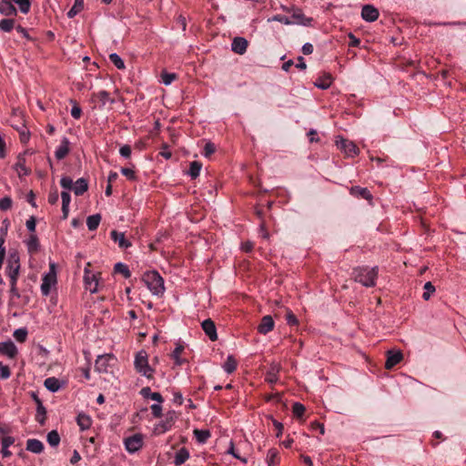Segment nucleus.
<instances>
[{
  "label": "nucleus",
  "mask_w": 466,
  "mask_h": 466,
  "mask_svg": "<svg viewBox=\"0 0 466 466\" xmlns=\"http://www.w3.org/2000/svg\"><path fill=\"white\" fill-rule=\"evenodd\" d=\"M15 20L13 18H5L0 20V30L3 32H11L15 28Z\"/></svg>",
  "instance_id": "nucleus-29"
},
{
  "label": "nucleus",
  "mask_w": 466,
  "mask_h": 466,
  "mask_svg": "<svg viewBox=\"0 0 466 466\" xmlns=\"http://www.w3.org/2000/svg\"><path fill=\"white\" fill-rule=\"evenodd\" d=\"M189 451L186 448H181L175 455L174 463L179 466L189 459Z\"/></svg>",
  "instance_id": "nucleus-23"
},
{
  "label": "nucleus",
  "mask_w": 466,
  "mask_h": 466,
  "mask_svg": "<svg viewBox=\"0 0 466 466\" xmlns=\"http://www.w3.org/2000/svg\"><path fill=\"white\" fill-rule=\"evenodd\" d=\"M123 442L126 450L129 453H135L142 448L144 438L141 433H136L134 435L126 437Z\"/></svg>",
  "instance_id": "nucleus-5"
},
{
  "label": "nucleus",
  "mask_w": 466,
  "mask_h": 466,
  "mask_svg": "<svg viewBox=\"0 0 466 466\" xmlns=\"http://www.w3.org/2000/svg\"><path fill=\"white\" fill-rule=\"evenodd\" d=\"M349 46L351 47H358L360 45V40L356 37L352 33L349 34Z\"/></svg>",
  "instance_id": "nucleus-60"
},
{
  "label": "nucleus",
  "mask_w": 466,
  "mask_h": 466,
  "mask_svg": "<svg viewBox=\"0 0 466 466\" xmlns=\"http://www.w3.org/2000/svg\"><path fill=\"white\" fill-rule=\"evenodd\" d=\"M20 264L16 254H11L8 258L6 273L10 279V283H16L19 275Z\"/></svg>",
  "instance_id": "nucleus-6"
},
{
  "label": "nucleus",
  "mask_w": 466,
  "mask_h": 466,
  "mask_svg": "<svg viewBox=\"0 0 466 466\" xmlns=\"http://www.w3.org/2000/svg\"><path fill=\"white\" fill-rule=\"evenodd\" d=\"M114 271L116 273L122 274L126 279H127L131 276V272L128 269V267L121 262H118L115 265Z\"/></svg>",
  "instance_id": "nucleus-36"
},
{
  "label": "nucleus",
  "mask_w": 466,
  "mask_h": 466,
  "mask_svg": "<svg viewBox=\"0 0 466 466\" xmlns=\"http://www.w3.org/2000/svg\"><path fill=\"white\" fill-rule=\"evenodd\" d=\"M332 83V76L329 74H326L322 76H319L315 82V86L320 89H327L330 86Z\"/></svg>",
  "instance_id": "nucleus-25"
},
{
  "label": "nucleus",
  "mask_w": 466,
  "mask_h": 466,
  "mask_svg": "<svg viewBox=\"0 0 466 466\" xmlns=\"http://www.w3.org/2000/svg\"><path fill=\"white\" fill-rule=\"evenodd\" d=\"M93 96L98 98L102 106H105L106 102L109 100V93L106 90H101L96 94H93Z\"/></svg>",
  "instance_id": "nucleus-48"
},
{
  "label": "nucleus",
  "mask_w": 466,
  "mask_h": 466,
  "mask_svg": "<svg viewBox=\"0 0 466 466\" xmlns=\"http://www.w3.org/2000/svg\"><path fill=\"white\" fill-rule=\"evenodd\" d=\"M111 238L118 244L120 248L126 249L132 246V243L126 238L125 233L112 230L110 232Z\"/></svg>",
  "instance_id": "nucleus-12"
},
{
  "label": "nucleus",
  "mask_w": 466,
  "mask_h": 466,
  "mask_svg": "<svg viewBox=\"0 0 466 466\" xmlns=\"http://www.w3.org/2000/svg\"><path fill=\"white\" fill-rule=\"evenodd\" d=\"M142 280L153 295L161 297L164 294V279L157 271L145 272L142 276Z\"/></svg>",
  "instance_id": "nucleus-1"
},
{
  "label": "nucleus",
  "mask_w": 466,
  "mask_h": 466,
  "mask_svg": "<svg viewBox=\"0 0 466 466\" xmlns=\"http://www.w3.org/2000/svg\"><path fill=\"white\" fill-rule=\"evenodd\" d=\"M60 185L63 188L67 190L74 188L73 180L69 177H63L60 180Z\"/></svg>",
  "instance_id": "nucleus-51"
},
{
  "label": "nucleus",
  "mask_w": 466,
  "mask_h": 466,
  "mask_svg": "<svg viewBox=\"0 0 466 466\" xmlns=\"http://www.w3.org/2000/svg\"><path fill=\"white\" fill-rule=\"evenodd\" d=\"M83 6L84 0H75L74 5L67 12V16L69 18L75 17L83 9Z\"/></svg>",
  "instance_id": "nucleus-33"
},
{
  "label": "nucleus",
  "mask_w": 466,
  "mask_h": 466,
  "mask_svg": "<svg viewBox=\"0 0 466 466\" xmlns=\"http://www.w3.org/2000/svg\"><path fill=\"white\" fill-rule=\"evenodd\" d=\"M110 360H113L111 355L98 356L95 362V370L99 373L107 372V367Z\"/></svg>",
  "instance_id": "nucleus-14"
},
{
  "label": "nucleus",
  "mask_w": 466,
  "mask_h": 466,
  "mask_svg": "<svg viewBox=\"0 0 466 466\" xmlns=\"http://www.w3.org/2000/svg\"><path fill=\"white\" fill-rule=\"evenodd\" d=\"M150 409L154 417L160 418L162 416V407L159 404H153Z\"/></svg>",
  "instance_id": "nucleus-58"
},
{
  "label": "nucleus",
  "mask_w": 466,
  "mask_h": 466,
  "mask_svg": "<svg viewBox=\"0 0 466 466\" xmlns=\"http://www.w3.org/2000/svg\"><path fill=\"white\" fill-rule=\"evenodd\" d=\"M183 350L184 347L182 345H177L171 354V357L174 360L175 364L177 366H181L185 362V360L180 358V355L183 352Z\"/></svg>",
  "instance_id": "nucleus-32"
},
{
  "label": "nucleus",
  "mask_w": 466,
  "mask_h": 466,
  "mask_svg": "<svg viewBox=\"0 0 466 466\" xmlns=\"http://www.w3.org/2000/svg\"><path fill=\"white\" fill-rule=\"evenodd\" d=\"M286 320L289 325H297L299 323L297 317L291 310L287 311Z\"/></svg>",
  "instance_id": "nucleus-56"
},
{
  "label": "nucleus",
  "mask_w": 466,
  "mask_h": 466,
  "mask_svg": "<svg viewBox=\"0 0 466 466\" xmlns=\"http://www.w3.org/2000/svg\"><path fill=\"white\" fill-rule=\"evenodd\" d=\"M25 159L22 157L21 156L18 157V161L15 164V168L20 170V172L23 173V175L26 176L29 175L31 170L30 168H27L25 165Z\"/></svg>",
  "instance_id": "nucleus-43"
},
{
  "label": "nucleus",
  "mask_w": 466,
  "mask_h": 466,
  "mask_svg": "<svg viewBox=\"0 0 466 466\" xmlns=\"http://www.w3.org/2000/svg\"><path fill=\"white\" fill-rule=\"evenodd\" d=\"M44 385L48 390L52 392H56L61 388L60 380L56 377H49L46 379L44 381Z\"/></svg>",
  "instance_id": "nucleus-21"
},
{
  "label": "nucleus",
  "mask_w": 466,
  "mask_h": 466,
  "mask_svg": "<svg viewBox=\"0 0 466 466\" xmlns=\"http://www.w3.org/2000/svg\"><path fill=\"white\" fill-rule=\"evenodd\" d=\"M56 284V273L55 270V265L50 264L49 272L45 274L41 284V292L43 296H48L52 286Z\"/></svg>",
  "instance_id": "nucleus-4"
},
{
  "label": "nucleus",
  "mask_w": 466,
  "mask_h": 466,
  "mask_svg": "<svg viewBox=\"0 0 466 466\" xmlns=\"http://www.w3.org/2000/svg\"><path fill=\"white\" fill-rule=\"evenodd\" d=\"M77 424L82 430L88 429L91 425V419L86 414H79L77 416Z\"/></svg>",
  "instance_id": "nucleus-37"
},
{
  "label": "nucleus",
  "mask_w": 466,
  "mask_h": 466,
  "mask_svg": "<svg viewBox=\"0 0 466 466\" xmlns=\"http://www.w3.org/2000/svg\"><path fill=\"white\" fill-rule=\"evenodd\" d=\"M173 424V417L167 418L165 421L160 422L155 429V431L158 434L164 433L170 430Z\"/></svg>",
  "instance_id": "nucleus-30"
},
{
  "label": "nucleus",
  "mask_w": 466,
  "mask_h": 466,
  "mask_svg": "<svg viewBox=\"0 0 466 466\" xmlns=\"http://www.w3.org/2000/svg\"><path fill=\"white\" fill-rule=\"evenodd\" d=\"M47 442L52 447H56V446H57L59 444V442H60V436H59V434H58V432L56 431H51L47 434Z\"/></svg>",
  "instance_id": "nucleus-39"
},
{
  "label": "nucleus",
  "mask_w": 466,
  "mask_h": 466,
  "mask_svg": "<svg viewBox=\"0 0 466 466\" xmlns=\"http://www.w3.org/2000/svg\"><path fill=\"white\" fill-rule=\"evenodd\" d=\"M26 225V228L27 229L30 231V232H35V225H36V221H35V218L34 217H31L25 223Z\"/></svg>",
  "instance_id": "nucleus-62"
},
{
  "label": "nucleus",
  "mask_w": 466,
  "mask_h": 466,
  "mask_svg": "<svg viewBox=\"0 0 466 466\" xmlns=\"http://www.w3.org/2000/svg\"><path fill=\"white\" fill-rule=\"evenodd\" d=\"M0 354L6 355L13 359L17 354V349L15 343L11 340L6 342H0Z\"/></svg>",
  "instance_id": "nucleus-15"
},
{
  "label": "nucleus",
  "mask_w": 466,
  "mask_h": 466,
  "mask_svg": "<svg viewBox=\"0 0 466 466\" xmlns=\"http://www.w3.org/2000/svg\"><path fill=\"white\" fill-rule=\"evenodd\" d=\"M361 17L367 22H374L379 17V11L371 5H365L361 10Z\"/></svg>",
  "instance_id": "nucleus-10"
},
{
  "label": "nucleus",
  "mask_w": 466,
  "mask_h": 466,
  "mask_svg": "<svg viewBox=\"0 0 466 466\" xmlns=\"http://www.w3.org/2000/svg\"><path fill=\"white\" fill-rule=\"evenodd\" d=\"M289 18L290 25H309L312 22V18L306 17L300 9H295Z\"/></svg>",
  "instance_id": "nucleus-9"
},
{
  "label": "nucleus",
  "mask_w": 466,
  "mask_h": 466,
  "mask_svg": "<svg viewBox=\"0 0 466 466\" xmlns=\"http://www.w3.org/2000/svg\"><path fill=\"white\" fill-rule=\"evenodd\" d=\"M274 328V320L271 316L266 315L261 319L258 327V331L261 334H267Z\"/></svg>",
  "instance_id": "nucleus-16"
},
{
  "label": "nucleus",
  "mask_w": 466,
  "mask_h": 466,
  "mask_svg": "<svg viewBox=\"0 0 466 466\" xmlns=\"http://www.w3.org/2000/svg\"><path fill=\"white\" fill-rule=\"evenodd\" d=\"M306 409L304 405L299 402H295L292 407V411L297 418H301L304 415Z\"/></svg>",
  "instance_id": "nucleus-47"
},
{
  "label": "nucleus",
  "mask_w": 466,
  "mask_h": 466,
  "mask_svg": "<svg viewBox=\"0 0 466 466\" xmlns=\"http://www.w3.org/2000/svg\"><path fill=\"white\" fill-rule=\"evenodd\" d=\"M403 359V354L401 351L397 350H388L387 351V359L385 362V368L387 370H391L398 363H400Z\"/></svg>",
  "instance_id": "nucleus-8"
},
{
  "label": "nucleus",
  "mask_w": 466,
  "mask_h": 466,
  "mask_svg": "<svg viewBox=\"0 0 466 466\" xmlns=\"http://www.w3.org/2000/svg\"><path fill=\"white\" fill-rule=\"evenodd\" d=\"M88 189L87 181L85 178H79L74 184V193L76 196H82Z\"/></svg>",
  "instance_id": "nucleus-22"
},
{
  "label": "nucleus",
  "mask_w": 466,
  "mask_h": 466,
  "mask_svg": "<svg viewBox=\"0 0 466 466\" xmlns=\"http://www.w3.org/2000/svg\"><path fill=\"white\" fill-rule=\"evenodd\" d=\"M216 150L215 145L207 143L204 147L203 154L205 157H209Z\"/></svg>",
  "instance_id": "nucleus-54"
},
{
  "label": "nucleus",
  "mask_w": 466,
  "mask_h": 466,
  "mask_svg": "<svg viewBox=\"0 0 466 466\" xmlns=\"http://www.w3.org/2000/svg\"><path fill=\"white\" fill-rule=\"evenodd\" d=\"M424 292L422 294V299L424 300H429L431 298V295L435 291V287L432 285L431 282L428 281L424 284Z\"/></svg>",
  "instance_id": "nucleus-42"
},
{
  "label": "nucleus",
  "mask_w": 466,
  "mask_h": 466,
  "mask_svg": "<svg viewBox=\"0 0 466 466\" xmlns=\"http://www.w3.org/2000/svg\"><path fill=\"white\" fill-rule=\"evenodd\" d=\"M351 190L356 191L359 194V196L361 197L362 198H365V199L371 198L370 192L365 187H352Z\"/></svg>",
  "instance_id": "nucleus-50"
},
{
  "label": "nucleus",
  "mask_w": 466,
  "mask_h": 466,
  "mask_svg": "<svg viewBox=\"0 0 466 466\" xmlns=\"http://www.w3.org/2000/svg\"><path fill=\"white\" fill-rule=\"evenodd\" d=\"M46 410L44 406H41L40 408H36L35 420L43 425L46 421Z\"/></svg>",
  "instance_id": "nucleus-46"
},
{
  "label": "nucleus",
  "mask_w": 466,
  "mask_h": 466,
  "mask_svg": "<svg viewBox=\"0 0 466 466\" xmlns=\"http://www.w3.org/2000/svg\"><path fill=\"white\" fill-rule=\"evenodd\" d=\"M337 146L344 151L347 157H352L359 154V148L352 141L341 138L339 141H337Z\"/></svg>",
  "instance_id": "nucleus-7"
},
{
  "label": "nucleus",
  "mask_w": 466,
  "mask_h": 466,
  "mask_svg": "<svg viewBox=\"0 0 466 466\" xmlns=\"http://www.w3.org/2000/svg\"><path fill=\"white\" fill-rule=\"evenodd\" d=\"M15 442V439L13 437L7 436L3 438L2 440V447L3 448H9L11 445H13Z\"/></svg>",
  "instance_id": "nucleus-64"
},
{
  "label": "nucleus",
  "mask_w": 466,
  "mask_h": 466,
  "mask_svg": "<svg viewBox=\"0 0 466 466\" xmlns=\"http://www.w3.org/2000/svg\"><path fill=\"white\" fill-rule=\"evenodd\" d=\"M61 198H62V205L63 206H69L71 201V196L66 191H62L61 193Z\"/></svg>",
  "instance_id": "nucleus-63"
},
{
  "label": "nucleus",
  "mask_w": 466,
  "mask_h": 466,
  "mask_svg": "<svg viewBox=\"0 0 466 466\" xmlns=\"http://www.w3.org/2000/svg\"><path fill=\"white\" fill-rule=\"evenodd\" d=\"M13 336L18 342H24L25 341L27 337V330L24 328L17 329L15 330Z\"/></svg>",
  "instance_id": "nucleus-44"
},
{
  "label": "nucleus",
  "mask_w": 466,
  "mask_h": 466,
  "mask_svg": "<svg viewBox=\"0 0 466 466\" xmlns=\"http://www.w3.org/2000/svg\"><path fill=\"white\" fill-rule=\"evenodd\" d=\"M279 367L277 365H273L270 367V369L267 371V374H266V381L268 382L269 384H275L279 378H278V373H279Z\"/></svg>",
  "instance_id": "nucleus-27"
},
{
  "label": "nucleus",
  "mask_w": 466,
  "mask_h": 466,
  "mask_svg": "<svg viewBox=\"0 0 466 466\" xmlns=\"http://www.w3.org/2000/svg\"><path fill=\"white\" fill-rule=\"evenodd\" d=\"M237 365V360L233 358V356H228L223 368L227 373H232L236 370Z\"/></svg>",
  "instance_id": "nucleus-34"
},
{
  "label": "nucleus",
  "mask_w": 466,
  "mask_h": 466,
  "mask_svg": "<svg viewBox=\"0 0 466 466\" xmlns=\"http://www.w3.org/2000/svg\"><path fill=\"white\" fill-rule=\"evenodd\" d=\"M11 2H12V0H1L0 1V13L3 15H5V16L16 15L17 10Z\"/></svg>",
  "instance_id": "nucleus-17"
},
{
  "label": "nucleus",
  "mask_w": 466,
  "mask_h": 466,
  "mask_svg": "<svg viewBox=\"0 0 466 466\" xmlns=\"http://www.w3.org/2000/svg\"><path fill=\"white\" fill-rule=\"evenodd\" d=\"M109 60L112 64L115 65V66L118 69H124L125 68V63L124 61L121 59V57L116 54V53H112L109 55Z\"/></svg>",
  "instance_id": "nucleus-40"
},
{
  "label": "nucleus",
  "mask_w": 466,
  "mask_h": 466,
  "mask_svg": "<svg viewBox=\"0 0 466 466\" xmlns=\"http://www.w3.org/2000/svg\"><path fill=\"white\" fill-rule=\"evenodd\" d=\"M272 20L280 22L285 25H290L289 15H277L273 16Z\"/></svg>",
  "instance_id": "nucleus-57"
},
{
  "label": "nucleus",
  "mask_w": 466,
  "mask_h": 466,
  "mask_svg": "<svg viewBox=\"0 0 466 466\" xmlns=\"http://www.w3.org/2000/svg\"><path fill=\"white\" fill-rule=\"evenodd\" d=\"M27 245L29 251H36L39 246L37 237L35 235H31L28 239Z\"/></svg>",
  "instance_id": "nucleus-49"
},
{
  "label": "nucleus",
  "mask_w": 466,
  "mask_h": 466,
  "mask_svg": "<svg viewBox=\"0 0 466 466\" xmlns=\"http://www.w3.org/2000/svg\"><path fill=\"white\" fill-rule=\"evenodd\" d=\"M135 368L143 376L151 379L153 369L148 365L147 355L145 351H139L135 358Z\"/></svg>",
  "instance_id": "nucleus-3"
},
{
  "label": "nucleus",
  "mask_w": 466,
  "mask_h": 466,
  "mask_svg": "<svg viewBox=\"0 0 466 466\" xmlns=\"http://www.w3.org/2000/svg\"><path fill=\"white\" fill-rule=\"evenodd\" d=\"M58 201V192L57 189H55L54 191H51L48 195V202L51 205L56 204Z\"/></svg>",
  "instance_id": "nucleus-61"
},
{
  "label": "nucleus",
  "mask_w": 466,
  "mask_h": 466,
  "mask_svg": "<svg viewBox=\"0 0 466 466\" xmlns=\"http://www.w3.org/2000/svg\"><path fill=\"white\" fill-rule=\"evenodd\" d=\"M352 275L354 280L361 285L368 288L374 287L378 278V268H354Z\"/></svg>",
  "instance_id": "nucleus-2"
},
{
  "label": "nucleus",
  "mask_w": 466,
  "mask_h": 466,
  "mask_svg": "<svg viewBox=\"0 0 466 466\" xmlns=\"http://www.w3.org/2000/svg\"><path fill=\"white\" fill-rule=\"evenodd\" d=\"M202 167V164L198 161H192L189 164V170L187 174L193 178H197L199 176L200 170Z\"/></svg>",
  "instance_id": "nucleus-31"
},
{
  "label": "nucleus",
  "mask_w": 466,
  "mask_h": 466,
  "mask_svg": "<svg viewBox=\"0 0 466 466\" xmlns=\"http://www.w3.org/2000/svg\"><path fill=\"white\" fill-rule=\"evenodd\" d=\"M201 327L210 340L215 341L218 339L217 329L211 319H205L201 323Z\"/></svg>",
  "instance_id": "nucleus-11"
},
{
  "label": "nucleus",
  "mask_w": 466,
  "mask_h": 466,
  "mask_svg": "<svg viewBox=\"0 0 466 466\" xmlns=\"http://www.w3.org/2000/svg\"><path fill=\"white\" fill-rule=\"evenodd\" d=\"M10 370L7 366H5L3 365L1 362H0V377L2 379H8L10 377Z\"/></svg>",
  "instance_id": "nucleus-59"
},
{
  "label": "nucleus",
  "mask_w": 466,
  "mask_h": 466,
  "mask_svg": "<svg viewBox=\"0 0 466 466\" xmlns=\"http://www.w3.org/2000/svg\"><path fill=\"white\" fill-rule=\"evenodd\" d=\"M177 78V76L175 73H168V72H166V71H163L161 73V81L166 86L170 85Z\"/></svg>",
  "instance_id": "nucleus-41"
},
{
  "label": "nucleus",
  "mask_w": 466,
  "mask_h": 466,
  "mask_svg": "<svg viewBox=\"0 0 466 466\" xmlns=\"http://www.w3.org/2000/svg\"><path fill=\"white\" fill-rule=\"evenodd\" d=\"M26 450L34 453H41L44 450L42 441L36 439H29L26 441Z\"/></svg>",
  "instance_id": "nucleus-20"
},
{
  "label": "nucleus",
  "mask_w": 466,
  "mask_h": 466,
  "mask_svg": "<svg viewBox=\"0 0 466 466\" xmlns=\"http://www.w3.org/2000/svg\"><path fill=\"white\" fill-rule=\"evenodd\" d=\"M85 283L86 289L90 290V292L95 293L97 291L98 279L95 274H90L86 269L85 270Z\"/></svg>",
  "instance_id": "nucleus-18"
},
{
  "label": "nucleus",
  "mask_w": 466,
  "mask_h": 466,
  "mask_svg": "<svg viewBox=\"0 0 466 466\" xmlns=\"http://www.w3.org/2000/svg\"><path fill=\"white\" fill-rule=\"evenodd\" d=\"M248 43L243 37H235L231 44V49L234 53L243 55L246 53Z\"/></svg>",
  "instance_id": "nucleus-13"
},
{
  "label": "nucleus",
  "mask_w": 466,
  "mask_h": 466,
  "mask_svg": "<svg viewBox=\"0 0 466 466\" xmlns=\"http://www.w3.org/2000/svg\"><path fill=\"white\" fill-rule=\"evenodd\" d=\"M194 436L196 437L198 442L204 443L210 437V432L206 430H198L194 431Z\"/></svg>",
  "instance_id": "nucleus-35"
},
{
  "label": "nucleus",
  "mask_w": 466,
  "mask_h": 466,
  "mask_svg": "<svg viewBox=\"0 0 466 466\" xmlns=\"http://www.w3.org/2000/svg\"><path fill=\"white\" fill-rule=\"evenodd\" d=\"M100 221H101V216L99 214H95V215L89 216L86 218V226L89 230L94 231L98 228Z\"/></svg>",
  "instance_id": "nucleus-28"
},
{
  "label": "nucleus",
  "mask_w": 466,
  "mask_h": 466,
  "mask_svg": "<svg viewBox=\"0 0 466 466\" xmlns=\"http://www.w3.org/2000/svg\"><path fill=\"white\" fill-rule=\"evenodd\" d=\"M121 173H122V175L127 177L129 180H136L137 179V176H136L134 170H132L131 168L122 167L121 168Z\"/></svg>",
  "instance_id": "nucleus-53"
},
{
  "label": "nucleus",
  "mask_w": 466,
  "mask_h": 466,
  "mask_svg": "<svg viewBox=\"0 0 466 466\" xmlns=\"http://www.w3.org/2000/svg\"><path fill=\"white\" fill-rule=\"evenodd\" d=\"M69 140L66 137H64L61 141V144L56 148L55 152V156L58 160L64 159L69 153Z\"/></svg>",
  "instance_id": "nucleus-19"
},
{
  "label": "nucleus",
  "mask_w": 466,
  "mask_h": 466,
  "mask_svg": "<svg viewBox=\"0 0 466 466\" xmlns=\"http://www.w3.org/2000/svg\"><path fill=\"white\" fill-rule=\"evenodd\" d=\"M12 198L10 197H5L0 199V209L8 210L12 207Z\"/></svg>",
  "instance_id": "nucleus-52"
},
{
  "label": "nucleus",
  "mask_w": 466,
  "mask_h": 466,
  "mask_svg": "<svg viewBox=\"0 0 466 466\" xmlns=\"http://www.w3.org/2000/svg\"><path fill=\"white\" fill-rule=\"evenodd\" d=\"M12 2L15 3L21 13L26 15L30 11L31 1L30 0H12Z\"/></svg>",
  "instance_id": "nucleus-38"
},
{
  "label": "nucleus",
  "mask_w": 466,
  "mask_h": 466,
  "mask_svg": "<svg viewBox=\"0 0 466 466\" xmlns=\"http://www.w3.org/2000/svg\"><path fill=\"white\" fill-rule=\"evenodd\" d=\"M119 153L123 157L128 158L131 156L132 149L129 145H124L120 147Z\"/></svg>",
  "instance_id": "nucleus-55"
},
{
  "label": "nucleus",
  "mask_w": 466,
  "mask_h": 466,
  "mask_svg": "<svg viewBox=\"0 0 466 466\" xmlns=\"http://www.w3.org/2000/svg\"><path fill=\"white\" fill-rule=\"evenodd\" d=\"M280 461L279 451L276 449H270L267 454V462L268 466H278Z\"/></svg>",
  "instance_id": "nucleus-24"
},
{
  "label": "nucleus",
  "mask_w": 466,
  "mask_h": 466,
  "mask_svg": "<svg viewBox=\"0 0 466 466\" xmlns=\"http://www.w3.org/2000/svg\"><path fill=\"white\" fill-rule=\"evenodd\" d=\"M71 104L73 105L72 108H71V116L75 118V119H79L82 116V109L81 107L79 106L78 103L75 100H71Z\"/></svg>",
  "instance_id": "nucleus-45"
},
{
  "label": "nucleus",
  "mask_w": 466,
  "mask_h": 466,
  "mask_svg": "<svg viewBox=\"0 0 466 466\" xmlns=\"http://www.w3.org/2000/svg\"><path fill=\"white\" fill-rule=\"evenodd\" d=\"M140 393L144 398H150L151 400H156L158 403L164 401V399L159 392H151L150 388L148 387L143 388Z\"/></svg>",
  "instance_id": "nucleus-26"
}]
</instances>
